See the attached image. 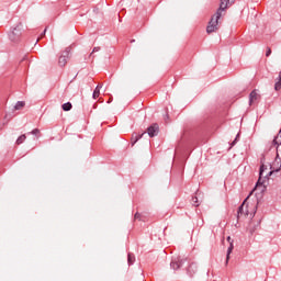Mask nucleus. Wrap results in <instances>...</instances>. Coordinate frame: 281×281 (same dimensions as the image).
<instances>
[{
  "label": "nucleus",
  "mask_w": 281,
  "mask_h": 281,
  "mask_svg": "<svg viewBox=\"0 0 281 281\" xmlns=\"http://www.w3.org/2000/svg\"><path fill=\"white\" fill-rule=\"evenodd\" d=\"M23 106H25V102L18 101L14 109H15V111H20V109H23Z\"/></svg>",
  "instance_id": "14"
},
{
  "label": "nucleus",
  "mask_w": 281,
  "mask_h": 281,
  "mask_svg": "<svg viewBox=\"0 0 281 281\" xmlns=\"http://www.w3.org/2000/svg\"><path fill=\"white\" fill-rule=\"evenodd\" d=\"M149 137H157L159 135V124L154 123L147 128Z\"/></svg>",
  "instance_id": "6"
},
{
  "label": "nucleus",
  "mask_w": 281,
  "mask_h": 281,
  "mask_svg": "<svg viewBox=\"0 0 281 281\" xmlns=\"http://www.w3.org/2000/svg\"><path fill=\"white\" fill-rule=\"evenodd\" d=\"M30 134H31V135H41V130L35 128V130H33Z\"/></svg>",
  "instance_id": "18"
},
{
  "label": "nucleus",
  "mask_w": 281,
  "mask_h": 281,
  "mask_svg": "<svg viewBox=\"0 0 281 281\" xmlns=\"http://www.w3.org/2000/svg\"><path fill=\"white\" fill-rule=\"evenodd\" d=\"M23 34V24L19 23L10 33H9V40L12 43H19L21 41V36Z\"/></svg>",
  "instance_id": "3"
},
{
  "label": "nucleus",
  "mask_w": 281,
  "mask_h": 281,
  "mask_svg": "<svg viewBox=\"0 0 281 281\" xmlns=\"http://www.w3.org/2000/svg\"><path fill=\"white\" fill-rule=\"evenodd\" d=\"M71 52V48L70 47H67L63 53L61 55L59 56V59H58V65L59 67H65V65H67V60H69V54Z\"/></svg>",
  "instance_id": "4"
},
{
  "label": "nucleus",
  "mask_w": 281,
  "mask_h": 281,
  "mask_svg": "<svg viewBox=\"0 0 281 281\" xmlns=\"http://www.w3.org/2000/svg\"><path fill=\"white\" fill-rule=\"evenodd\" d=\"M270 168H271V171H268L265 175V171L268 170V168L266 165L260 166L259 179L256 183V189L260 188V186H263L267 178L271 177V175H273V172H280V170H281V143L279 145H277V157Z\"/></svg>",
  "instance_id": "1"
},
{
  "label": "nucleus",
  "mask_w": 281,
  "mask_h": 281,
  "mask_svg": "<svg viewBox=\"0 0 281 281\" xmlns=\"http://www.w3.org/2000/svg\"><path fill=\"white\" fill-rule=\"evenodd\" d=\"M198 267L196 263L191 262L189 265V267L187 268V273L188 276H190V278H192L194 276V273H196Z\"/></svg>",
  "instance_id": "8"
},
{
  "label": "nucleus",
  "mask_w": 281,
  "mask_h": 281,
  "mask_svg": "<svg viewBox=\"0 0 281 281\" xmlns=\"http://www.w3.org/2000/svg\"><path fill=\"white\" fill-rule=\"evenodd\" d=\"M223 2V4H222V8H225V2H227V3H231V4H233L234 3V1H236V0H222Z\"/></svg>",
  "instance_id": "19"
},
{
  "label": "nucleus",
  "mask_w": 281,
  "mask_h": 281,
  "mask_svg": "<svg viewBox=\"0 0 281 281\" xmlns=\"http://www.w3.org/2000/svg\"><path fill=\"white\" fill-rule=\"evenodd\" d=\"M188 259H181V257L173 258L170 262V268L173 269V271H177L183 267V262H186Z\"/></svg>",
  "instance_id": "5"
},
{
  "label": "nucleus",
  "mask_w": 281,
  "mask_h": 281,
  "mask_svg": "<svg viewBox=\"0 0 281 281\" xmlns=\"http://www.w3.org/2000/svg\"><path fill=\"white\" fill-rule=\"evenodd\" d=\"M25 139H27V136H25V134H22V135L16 139L18 146H20V144H23V142H25Z\"/></svg>",
  "instance_id": "15"
},
{
  "label": "nucleus",
  "mask_w": 281,
  "mask_h": 281,
  "mask_svg": "<svg viewBox=\"0 0 281 281\" xmlns=\"http://www.w3.org/2000/svg\"><path fill=\"white\" fill-rule=\"evenodd\" d=\"M232 5L231 2H224L223 7V0H221V4L216 13L211 18V21L209 22V25L206 26L207 34H212L213 32H216L218 30V19L223 15V11L227 10Z\"/></svg>",
  "instance_id": "2"
},
{
  "label": "nucleus",
  "mask_w": 281,
  "mask_h": 281,
  "mask_svg": "<svg viewBox=\"0 0 281 281\" xmlns=\"http://www.w3.org/2000/svg\"><path fill=\"white\" fill-rule=\"evenodd\" d=\"M144 135H146V133H143L140 135H133L132 136V146H135V144H137V142H139V139H142V137H144Z\"/></svg>",
  "instance_id": "11"
},
{
  "label": "nucleus",
  "mask_w": 281,
  "mask_h": 281,
  "mask_svg": "<svg viewBox=\"0 0 281 281\" xmlns=\"http://www.w3.org/2000/svg\"><path fill=\"white\" fill-rule=\"evenodd\" d=\"M92 98L93 100H98V98H100V90L98 88L94 89Z\"/></svg>",
  "instance_id": "16"
},
{
  "label": "nucleus",
  "mask_w": 281,
  "mask_h": 281,
  "mask_svg": "<svg viewBox=\"0 0 281 281\" xmlns=\"http://www.w3.org/2000/svg\"><path fill=\"white\" fill-rule=\"evenodd\" d=\"M63 111H71L74 109V105H71V102L64 103L61 105Z\"/></svg>",
  "instance_id": "13"
},
{
  "label": "nucleus",
  "mask_w": 281,
  "mask_h": 281,
  "mask_svg": "<svg viewBox=\"0 0 281 281\" xmlns=\"http://www.w3.org/2000/svg\"><path fill=\"white\" fill-rule=\"evenodd\" d=\"M127 265L131 267V265H135V255L133 252L127 254Z\"/></svg>",
  "instance_id": "12"
},
{
  "label": "nucleus",
  "mask_w": 281,
  "mask_h": 281,
  "mask_svg": "<svg viewBox=\"0 0 281 281\" xmlns=\"http://www.w3.org/2000/svg\"><path fill=\"white\" fill-rule=\"evenodd\" d=\"M266 56H267V58H269V56H271V47H267Z\"/></svg>",
  "instance_id": "21"
},
{
  "label": "nucleus",
  "mask_w": 281,
  "mask_h": 281,
  "mask_svg": "<svg viewBox=\"0 0 281 281\" xmlns=\"http://www.w3.org/2000/svg\"><path fill=\"white\" fill-rule=\"evenodd\" d=\"M102 87V85H98L97 87H95V89H99V91H100V88Z\"/></svg>",
  "instance_id": "25"
},
{
  "label": "nucleus",
  "mask_w": 281,
  "mask_h": 281,
  "mask_svg": "<svg viewBox=\"0 0 281 281\" xmlns=\"http://www.w3.org/2000/svg\"><path fill=\"white\" fill-rule=\"evenodd\" d=\"M238 137H240L239 134H237L236 138L233 140V143L231 144V146H236V142H238Z\"/></svg>",
  "instance_id": "22"
},
{
  "label": "nucleus",
  "mask_w": 281,
  "mask_h": 281,
  "mask_svg": "<svg viewBox=\"0 0 281 281\" xmlns=\"http://www.w3.org/2000/svg\"><path fill=\"white\" fill-rule=\"evenodd\" d=\"M272 146H278V140H277V138H274V139L272 140Z\"/></svg>",
  "instance_id": "23"
},
{
  "label": "nucleus",
  "mask_w": 281,
  "mask_h": 281,
  "mask_svg": "<svg viewBox=\"0 0 281 281\" xmlns=\"http://www.w3.org/2000/svg\"><path fill=\"white\" fill-rule=\"evenodd\" d=\"M192 201H193V205H195V207H199V198L194 196L192 198Z\"/></svg>",
  "instance_id": "17"
},
{
  "label": "nucleus",
  "mask_w": 281,
  "mask_h": 281,
  "mask_svg": "<svg viewBox=\"0 0 281 281\" xmlns=\"http://www.w3.org/2000/svg\"><path fill=\"white\" fill-rule=\"evenodd\" d=\"M246 201H247V200H245V201L243 202V204H241V205L238 207V210H237V216H238V218H240V216H243V214H244L245 216H249V211L247 210V206H245Z\"/></svg>",
  "instance_id": "7"
},
{
  "label": "nucleus",
  "mask_w": 281,
  "mask_h": 281,
  "mask_svg": "<svg viewBox=\"0 0 281 281\" xmlns=\"http://www.w3.org/2000/svg\"><path fill=\"white\" fill-rule=\"evenodd\" d=\"M227 243H229V247L227 249L226 260H229V255L234 251V239L231 236L226 238Z\"/></svg>",
  "instance_id": "9"
},
{
  "label": "nucleus",
  "mask_w": 281,
  "mask_h": 281,
  "mask_svg": "<svg viewBox=\"0 0 281 281\" xmlns=\"http://www.w3.org/2000/svg\"><path fill=\"white\" fill-rule=\"evenodd\" d=\"M140 216H142V215H140L139 213H136V214L134 215V218L139 220Z\"/></svg>",
  "instance_id": "24"
},
{
  "label": "nucleus",
  "mask_w": 281,
  "mask_h": 281,
  "mask_svg": "<svg viewBox=\"0 0 281 281\" xmlns=\"http://www.w3.org/2000/svg\"><path fill=\"white\" fill-rule=\"evenodd\" d=\"M260 98V94L256 92V90H252L249 94V104H252L254 102L258 101Z\"/></svg>",
  "instance_id": "10"
},
{
  "label": "nucleus",
  "mask_w": 281,
  "mask_h": 281,
  "mask_svg": "<svg viewBox=\"0 0 281 281\" xmlns=\"http://www.w3.org/2000/svg\"><path fill=\"white\" fill-rule=\"evenodd\" d=\"M95 52H100V47L97 46L92 49V53L90 54V57L93 56V54H95Z\"/></svg>",
  "instance_id": "20"
}]
</instances>
